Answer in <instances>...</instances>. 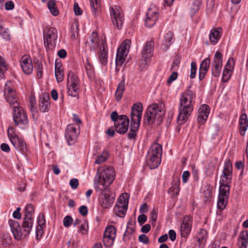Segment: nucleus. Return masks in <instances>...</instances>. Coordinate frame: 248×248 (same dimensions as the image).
<instances>
[{"mask_svg": "<svg viewBox=\"0 0 248 248\" xmlns=\"http://www.w3.org/2000/svg\"><path fill=\"white\" fill-rule=\"evenodd\" d=\"M4 95L6 101L13 108V119L15 124L24 128L29 124L28 117L23 108L18 106L15 90L11 87L10 81L5 83Z\"/></svg>", "mask_w": 248, "mask_h": 248, "instance_id": "nucleus-1", "label": "nucleus"}, {"mask_svg": "<svg viewBox=\"0 0 248 248\" xmlns=\"http://www.w3.org/2000/svg\"><path fill=\"white\" fill-rule=\"evenodd\" d=\"M115 177L114 170L112 167H104L102 170L98 169L97 175L94 178V187L98 192L108 186L113 181Z\"/></svg>", "mask_w": 248, "mask_h": 248, "instance_id": "nucleus-2", "label": "nucleus"}, {"mask_svg": "<svg viewBox=\"0 0 248 248\" xmlns=\"http://www.w3.org/2000/svg\"><path fill=\"white\" fill-rule=\"evenodd\" d=\"M192 98L187 93H183L180 98V105L179 107V114L177 123L182 125L185 123L193 111Z\"/></svg>", "mask_w": 248, "mask_h": 248, "instance_id": "nucleus-3", "label": "nucleus"}, {"mask_svg": "<svg viewBox=\"0 0 248 248\" xmlns=\"http://www.w3.org/2000/svg\"><path fill=\"white\" fill-rule=\"evenodd\" d=\"M222 176L225 180L222 179L220 181L219 196L229 198L230 186L228 184L231 182L232 176V163L229 159H227L225 162Z\"/></svg>", "mask_w": 248, "mask_h": 248, "instance_id": "nucleus-4", "label": "nucleus"}, {"mask_svg": "<svg viewBox=\"0 0 248 248\" xmlns=\"http://www.w3.org/2000/svg\"><path fill=\"white\" fill-rule=\"evenodd\" d=\"M162 153V146L159 143H155L150 146L146 159L147 164L150 169H156L159 166Z\"/></svg>", "mask_w": 248, "mask_h": 248, "instance_id": "nucleus-5", "label": "nucleus"}, {"mask_svg": "<svg viewBox=\"0 0 248 248\" xmlns=\"http://www.w3.org/2000/svg\"><path fill=\"white\" fill-rule=\"evenodd\" d=\"M165 113V110L159 108L157 104H152L147 108L145 112L143 117L144 122L149 125L153 124L156 120L160 123Z\"/></svg>", "mask_w": 248, "mask_h": 248, "instance_id": "nucleus-6", "label": "nucleus"}, {"mask_svg": "<svg viewBox=\"0 0 248 248\" xmlns=\"http://www.w3.org/2000/svg\"><path fill=\"white\" fill-rule=\"evenodd\" d=\"M110 118L114 122V126L116 131L121 134L125 133L128 130L129 120L125 115H118L116 111L110 114Z\"/></svg>", "mask_w": 248, "mask_h": 248, "instance_id": "nucleus-7", "label": "nucleus"}, {"mask_svg": "<svg viewBox=\"0 0 248 248\" xmlns=\"http://www.w3.org/2000/svg\"><path fill=\"white\" fill-rule=\"evenodd\" d=\"M79 86V79L78 76L72 71H69L67 82L68 95L78 100Z\"/></svg>", "mask_w": 248, "mask_h": 248, "instance_id": "nucleus-8", "label": "nucleus"}, {"mask_svg": "<svg viewBox=\"0 0 248 248\" xmlns=\"http://www.w3.org/2000/svg\"><path fill=\"white\" fill-rule=\"evenodd\" d=\"M44 43L45 48L52 49L56 46L57 31L53 28H46L44 30Z\"/></svg>", "mask_w": 248, "mask_h": 248, "instance_id": "nucleus-9", "label": "nucleus"}, {"mask_svg": "<svg viewBox=\"0 0 248 248\" xmlns=\"http://www.w3.org/2000/svg\"><path fill=\"white\" fill-rule=\"evenodd\" d=\"M106 186L104 189L101 190V194L99 198V204L103 208H108L111 207L114 202L115 195Z\"/></svg>", "mask_w": 248, "mask_h": 248, "instance_id": "nucleus-10", "label": "nucleus"}, {"mask_svg": "<svg viewBox=\"0 0 248 248\" xmlns=\"http://www.w3.org/2000/svg\"><path fill=\"white\" fill-rule=\"evenodd\" d=\"M128 204L127 194H122L119 197L117 204L114 208V214L119 217H124L127 211Z\"/></svg>", "mask_w": 248, "mask_h": 248, "instance_id": "nucleus-11", "label": "nucleus"}, {"mask_svg": "<svg viewBox=\"0 0 248 248\" xmlns=\"http://www.w3.org/2000/svg\"><path fill=\"white\" fill-rule=\"evenodd\" d=\"M112 22L116 28L120 30L123 25L124 15L120 7H112L110 11Z\"/></svg>", "mask_w": 248, "mask_h": 248, "instance_id": "nucleus-12", "label": "nucleus"}, {"mask_svg": "<svg viewBox=\"0 0 248 248\" xmlns=\"http://www.w3.org/2000/svg\"><path fill=\"white\" fill-rule=\"evenodd\" d=\"M222 56L220 52L217 51L211 63L212 74L215 77H218L222 66Z\"/></svg>", "mask_w": 248, "mask_h": 248, "instance_id": "nucleus-13", "label": "nucleus"}, {"mask_svg": "<svg viewBox=\"0 0 248 248\" xmlns=\"http://www.w3.org/2000/svg\"><path fill=\"white\" fill-rule=\"evenodd\" d=\"M143 108L142 104L138 102L134 104L131 109V124H140L141 119Z\"/></svg>", "mask_w": 248, "mask_h": 248, "instance_id": "nucleus-14", "label": "nucleus"}, {"mask_svg": "<svg viewBox=\"0 0 248 248\" xmlns=\"http://www.w3.org/2000/svg\"><path fill=\"white\" fill-rule=\"evenodd\" d=\"M143 108L142 104L138 102L134 104L131 109V124H140L141 119Z\"/></svg>", "mask_w": 248, "mask_h": 248, "instance_id": "nucleus-15", "label": "nucleus"}, {"mask_svg": "<svg viewBox=\"0 0 248 248\" xmlns=\"http://www.w3.org/2000/svg\"><path fill=\"white\" fill-rule=\"evenodd\" d=\"M76 126L77 125L74 124H69L66 127L65 136L70 145L74 144L79 134V132L77 130Z\"/></svg>", "mask_w": 248, "mask_h": 248, "instance_id": "nucleus-16", "label": "nucleus"}, {"mask_svg": "<svg viewBox=\"0 0 248 248\" xmlns=\"http://www.w3.org/2000/svg\"><path fill=\"white\" fill-rule=\"evenodd\" d=\"M158 18L157 10L155 7L148 9L145 21V25L151 28L153 26Z\"/></svg>", "mask_w": 248, "mask_h": 248, "instance_id": "nucleus-17", "label": "nucleus"}, {"mask_svg": "<svg viewBox=\"0 0 248 248\" xmlns=\"http://www.w3.org/2000/svg\"><path fill=\"white\" fill-rule=\"evenodd\" d=\"M50 97L48 94L44 93L40 97L39 108L42 112H47L50 106Z\"/></svg>", "mask_w": 248, "mask_h": 248, "instance_id": "nucleus-18", "label": "nucleus"}, {"mask_svg": "<svg viewBox=\"0 0 248 248\" xmlns=\"http://www.w3.org/2000/svg\"><path fill=\"white\" fill-rule=\"evenodd\" d=\"M210 109L208 105H203L198 110L197 121L200 124H203L206 121L209 114Z\"/></svg>", "mask_w": 248, "mask_h": 248, "instance_id": "nucleus-19", "label": "nucleus"}, {"mask_svg": "<svg viewBox=\"0 0 248 248\" xmlns=\"http://www.w3.org/2000/svg\"><path fill=\"white\" fill-rule=\"evenodd\" d=\"M192 217L190 216L184 217L180 227L181 232H190L192 225Z\"/></svg>", "mask_w": 248, "mask_h": 248, "instance_id": "nucleus-20", "label": "nucleus"}, {"mask_svg": "<svg viewBox=\"0 0 248 248\" xmlns=\"http://www.w3.org/2000/svg\"><path fill=\"white\" fill-rule=\"evenodd\" d=\"M210 63V60L208 58H205L202 62L199 73V79L200 80H202L204 78L209 69Z\"/></svg>", "mask_w": 248, "mask_h": 248, "instance_id": "nucleus-21", "label": "nucleus"}, {"mask_svg": "<svg viewBox=\"0 0 248 248\" xmlns=\"http://www.w3.org/2000/svg\"><path fill=\"white\" fill-rule=\"evenodd\" d=\"M173 33L170 31H168L165 35L162 43L161 48L163 50H167L171 45L173 41Z\"/></svg>", "mask_w": 248, "mask_h": 248, "instance_id": "nucleus-22", "label": "nucleus"}, {"mask_svg": "<svg viewBox=\"0 0 248 248\" xmlns=\"http://www.w3.org/2000/svg\"><path fill=\"white\" fill-rule=\"evenodd\" d=\"M221 35V29L218 28L214 29L210 31L209 39L212 44H216L219 41Z\"/></svg>", "mask_w": 248, "mask_h": 248, "instance_id": "nucleus-23", "label": "nucleus"}, {"mask_svg": "<svg viewBox=\"0 0 248 248\" xmlns=\"http://www.w3.org/2000/svg\"><path fill=\"white\" fill-rule=\"evenodd\" d=\"M154 47V43L152 40L147 42L141 52V55L143 58L150 57L151 53L153 51Z\"/></svg>", "mask_w": 248, "mask_h": 248, "instance_id": "nucleus-24", "label": "nucleus"}, {"mask_svg": "<svg viewBox=\"0 0 248 248\" xmlns=\"http://www.w3.org/2000/svg\"><path fill=\"white\" fill-rule=\"evenodd\" d=\"M12 143L15 148L18 150H20L23 153H25L27 151V147L25 142L19 138L13 139L12 140Z\"/></svg>", "mask_w": 248, "mask_h": 248, "instance_id": "nucleus-25", "label": "nucleus"}, {"mask_svg": "<svg viewBox=\"0 0 248 248\" xmlns=\"http://www.w3.org/2000/svg\"><path fill=\"white\" fill-rule=\"evenodd\" d=\"M99 58L102 64L104 65L107 64L108 62V51L106 42L102 43V46L100 48V52L99 53Z\"/></svg>", "mask_w": 248, "mask_h": 248, "instance_id": "nucleus-26", "label": "nucleus"}, {"mask_svg": "<svg viewBox=\"0 0 248 248\" xmlns=\"http://www.w3.org/2000/svg\"><path fill=\"white\" fill-rule=\"evenodd\" d=\"M130 44L131 41L130 40H125L118 48L117 54L126 56L127 54L126 50L129 48Z\"/></svg>", "mask_w": 248, "mask_h": 248, "instance_id": "nucleus-27", "label": "nucleus"}, {"mask_svg": "<svg viewBox=\"0 0 248 248\" xmlns=\"http://www.w3.org/2000/svg\"><path fill=\"white\" fill-rule=\"evenodd\" d=\"M180 181L179 179L174 180L172 182V186L168 189V193L172 197L176 196L179 192Z\"/></svg>", "mask_w": 248, "mask_h": 248, "instance_id": "nucleus-28", "label": "nucleus"}, {"mask_svg": "<svg viewBox=\"0 0 248 248\" xmlns=\"http://www.w3.org/2000/svg\"><path fill=\"white\" fill-rule=\"evenodd\" d=\"M239 123L240 124V134L242 136H243L248 126V120L246 113L241 115Z\"/></svg>", "mask_w": 248, "mask_h": 248, "instance_id": "nucleus-29", "label": "nucleus"}, {"mask_svg": "<svg viewBox=\"0 0 248 248\" xmlns=\"http://www.w3.org/2000/svg\"><path fill=\"white\" fill-rule=\"evenodd\" d=\"M55 77L58 82H62L63 80V70L62 65L60 63H55Z\"/></svg>", "mask_w": 248, "mask_h": 248, "instance_id": "nucleus-30", "label": "nucleus"}, {"mask_svg": "<svg viewBox=\"0 0 248 248\" xmlns=\"http://www.w3.org/2000/svg\"><path fill=\"white\" fill-rule=\"evenodd\" d=\"M124 78L118 84L116 92H115V98L117 101H119L123 95L124 92Z\"/></svg>", "mask_w": 248, "mask_h": 248, "instance_id": "nucleus-31", "label": "nucleus"}, {"mask_svg": "<svg viewBox=\"0 0 248 248\" xmlns=\"http://www.w3.org/2000/svg\"><path fill=\"white\" fill-rule=\"evenodd\" d=\"M116 233H104L103 242L106 247L111 246L114 242Z\"/></svg>", "mask_w": 248, "mask_h": 248, "instance_id": "nucleus-32", "label": "nucleus"}, {"mask_svg": "<svg viewBox=\"0 0 248 248\" xmlns=\"http://www.w3.org/2000/svg\"><path fill=\"white\" fill-rule=\"evenodd\" d=\"M238 244L240 248H247L248 244V233H240Z\"/></svg>", "mask_w": 248, "mask_h": 248, "instance_id": "nucleus-33", "label": "nucleus"}, {"mask_svg": "<svg viewBox=\"0 0 248 248\" xmlns=\"http://www.w3.org/2000/svg\"><path fill=\"white\" fill-rule=\"evenodd\" d=\"M33 224L32 218L25 217L22 224L23 231L26 232H30Z\"/></svg>", "mask_w": 248, "mask_h": 248, "instance_id": "nucleus-34", "label": "nucleus"}, {"mask_svg": "<svg viewBox=\"0 0 248 248\" xmlns=\"http://www.w3.org/2000/svg\"><path fill=\"white\" fill-rule=\"evenodd\" d=\"M38 226L36 229V232H43V228L46 225L45 216L43 214H39L37 219Z\"/></svg>", "mask_w": 248, "mask_h": 248, "instance_id": "nucleus-35", "label": "nucleus"}, {"mask_svg": "<svg viewBox=\"0 0 248 248\" xmlns=\"http://www.w3.org/2000/svg\"><path fill=\"white\" fill-rule=\"evenodd\" d=\"M207 237V233H198L195 237H194L195 241L198 243L199 247H203L206 242V238Z\"/></svg>", "mask_w": 248, "mask_h": 248, "instance_id": "nucleus-36", "label": "nucleus"}, {"mask_svg": "<svg viewBox=\"0 0 248 248\" xmlns=\"http://www.w3.org/2000/svg\"><path fill=\"white\" fill-rule=\"evenodd\" d=\"M140 124H130V131L127 134L129 139H132L135 138L137 135V131L138 130Z\"/></svg>", "mask_w": 248, "mask_h": 248, "instance_id": "nucleus-37", "label": "nucleus"}, {"mask_svg": "<svg viewBox=\"0 0 248 248\" xmlns=\"http://www.w3.org/2000/svg\"><path fill=\"white\" fill-rule=\"evenodd\" d=\"M47 7L54 16H57L59 15V10L56 7V2L53 0H49L47 2Z\"/></svg>", "mask_w": 248, "mask_h": 248, "instance_id": "nucleus-38", "label": "nucleus"}, {"mask_svg": "<svg viewBox=\"0 0 248 248\" xmlns=\"http://www.w3.org/2000/svg\"><path fill=\"white\" fill-rule=\"evenodd\" d=\"M228 198H225L224 197H220L218 196V200L217 203V208L222 210H223L227 204V202Z\"/></svg>", "mask_w": 248, "mask_h": 248, "instance_id": "nucleus-39", "label": "nucleus"}, {"mask_svg": "<svg viewBox=\"0 0 248 248\" xmlns=\"http://www.w3.org/2000/svg\"><path fill=\"white\" fill-rule=\"evenodd\" d=\"M0 34L4 39L7 40L10 39V34L8 32L7 29L3 27V22L2 21H0Z\"/></svg>", "mask_w": 248, "mask_h": 248, "instance_id": "nucleus-40", "label": "nucleus"}, {"mask_svg": "<svg viewBox=\"0 0 248 248\" xmlns=\"http://www.w3.org/2000/svg\"><path fill=\"white\" fill-rule=\"evenodd\" d=\"M25 217L32 218V215L34 214V210L31 204H28L25 207Z\"/></svg>", "mask_w": 248, "mask_h": 248, "instance_id": "nucleus-41", "label": "nucleus"}, {"mask_svg": "<svg viewBox=\"0 0 248 248\" xmlns=\"http://www.w3.org/2000/svg\"><path fill=\"white\" fill-rule=\"evenodd\" d=\"M108 156V153L107 151H103L102 153L98 156L95 160L94 163L99 164L102 162L105 161Z\"/></svg>", "mask_w": 248, "mask_h": 248, "instance_id": "nucleus-42", "label": "nucleus"}, {"mask_svg": "<svg viewBox=\"0 0 248 248\" xmlns=\"http://www.w3.org/2000/svg\"><path fill=\"white\" fill-rule=\"evenodd\" d=\"M93 13L95 15L100 8V4L99 0H90Z\"/></svg>", "mask_w": 248, "mask_h": 248, "instance_id": "nucleus-43", "label": "nucleus"}, {"mask_svg": "<svg viewBox=\"0 0 248 248\" xmlns=\"http://www.w3.org/2000/svg\"><path fill=\"white\" fill-rule=\"evenodd\" d=\"M35 68L36 69V74L38 78H41L43 76V64L42 62L37 60L35 66Z\"/></svg>", "mask_w": 248, "mask_h": 248, "instance_id": "nucleus-44", "label": "nucleus"}, {"mask_svg": "<svg viewBox=\"0 0 248 248\" xmlns=\"http://www.w3.org/2000/svg\"><path fill=\"white\" fill-rule=\"evenodd\" d=\"M232 71H231V69L224 68L223 73H222V80L224 82H227L231 76Z\"/></svg>", "mask_w": 248, "mask_h": 248, "instance_id": "nucleus-45", "label": "nucleus"}, {"mask_svg": "<svg viewBox=\"0 0 248 248\" xmlns=\"http://www.w3.org/2000/svg\"><path fill=\"white\" fill-rule=\"evenodd\" d=\"M21 67L23 72L26 74H30L32 72L33 66L32 63L28 64H25L24 65H22Z\"/></svg>", "mask_w": 248, "mask_h": 248, "instance_id": "nucleus-46", "label": "nucleus"}, {"mask_svg": "<svg viewBox=\"0 0 248 248\" xmlns=\"http://www.w3.org/2000/svg\"><path fill=\"white\" fill-rule=\"evenodd\" d=\"M135 231H137V230L135 226V223H133L131 220L128 221L125 232H134Z\"/></svg>", "mask_w": 248, "mask_h": 248, "instance_id": "nucleus-47", "label": "nucleus"}, {"mask_svg": "<svg viewBox=\"0 0 248 248\" xmlns=\"http://www.w3.org/2000/svg\"><path fill=\"white\" fill-rule=\"evenodd\" d=\"M9 224L12 232H18V231L16 229L18 226V224L16 221L10 219L9 221Z\"/></svg>", "mask_w": 248, "mask_h": 248, "instance_id": "nucleus-48", "label": "nucleus"}, {"mask_svg": "<svg viewBox=\"0 0 248 248\" xmlns=\"http://www.w3.org/2000/svg\"><path fill=\"white\" fill-rule=\"evenodd\" d=\"M73 219L70 216H65L63 220V225L65 227H69L73 223Z\"/></svg>", "mask_w": 248, "mask_h": 248, "instance_id": "nucleus-49", "label": "nucleus"}, {"mask_svg": "<svg viewBox=\"0 0 248 248\" xmlns=\"http://www.w3.org/2000/svg\"><path fill=\"white\" fill-rule=\"evenodd\" d=\"M197 70V65L196 63L195 62H192L191 63V69H190V78H193L195 77L196 73Z\"/></svg>", "mask_w": 248, "mask_h": 248, "instance_id": "nucleus-50", "label": "nucleus"}, {"mask_svg": "<svg viewBox=\"0 0 248 248\" xmlns=\"http://www.w3.org/2000/svg\"><path fill=\"white\" fill-rule=\"evenodd\" d=\"M126 56H124L123 55H121L120 54H117L116 57V65L121 66L124 63L125 61V57Z\"/></svg>", "mask_w": 248, "mask_h": 248, "instance_id": "nucleus-51", "label": "nucleus"}, {"mask_svg": "<svg viewBox=\"0 0 248 248\" xmlns=\"http://www.w3.org/2000/svg\"><path fill=\"white\" fill-rule=\"evenodd\" d=\"M149 58L146 57V58H143V55L141 56V60L140 62V66L141 68H145V67L148 64L149 62Z\"/></svg>", "mask_w": 248, "mask_h": 248, "instance_id": "nucleus-52", "label": "nucleus"}, {"mask_svg": "<svg viewBox=\"0 0 248 248\" xmlns=\"http://www.w3.org/2000/svg\"><path fill=\"white\" fill-rule=\"evenodd\" d=\"M31 63H32L31 60L28 56H23L21 57L20 60L21 66Z\"/></svg>", "mask_w": 248, "mask_h": 248, "instance_id": "nucleus-53", "label": "nucleus"}, {"mask_svg": "<svg viewBox=\"0 0 248 248\" xmlns=\"http://www.w3.org/2000/svg\"><path fill=\"white\" fill-rule=\"evenodd\" d=\"M150 216L152 224L153 225L155 224L157 217V213L155 209H153L151 211Z\"/></svg>", "mask_w": 248, "mask_h": 248, "instance_id": "nucleus-54", "label": "nucleus"}, {"mask_svg": "<svg viewBox=\"0 0 248 248\" xmlns=\"http://www.w3.org/2000/svg\"><path fill=\"white\" fill-rule=\"evenodd\" d=\"M8 137L12 142V140L15 138H18L15 133H14V128L13 127H9L8 129Z\"/></svg>", "mask_w": 248, "mask_h": 248, "instance_id": "nucleus-55", "label": "nucleus"}, {"mask_svg": "<svg viewBox=\"0 0 248 248\" xmlns=\"http://www.w3.org/2000/svg\"><path fill=\"white\" fill-rule=\"evenodd\" d=\"M97 36L98 35L95 32H93L91 36L90 37V41L86 42V45H87V44L89 45L90 42H91L92 44H93L96 42V39L97 37Z\"/></svg>", "mask_w": 248, "mask_h": 248, "instance_id": "nucleus-56", "label": "nucleus"}, {"mask_svg": "<svg viewBox=\"0 0 248 248\" xmlns=\"http://www.w3.org/2000/svg\"><path fill=\"white\" fill-rule=\"evenodd\" d=\"M69 184L72 189H76L78 186V180L76 178L72 179L70 181Z\"/></svg>", "mask_w": 248, "mask_h": 248, "instance_id": "nucleus-57", "label": "nucleus"}, {"mask_svg": "<svg viewBox=\"0 0 248 248\" xmlns=\"http://www.w3.org/2000/svg\"><path fill=\"white\" fill-rule=\"evenodd\" d=\"M139 240L144 244H148L149 242L148 237L144 234H142L139 236Z\"/></svg>", "mask_w": 248, "mask_h": 248, "instance_id": "nucleus-58", "label": "nucleus"}, {"mask_svg": "<svg viewBox=\"0 0 248 248\" xmlns=\"http://www.w3.org/2000/svg\"><path fill=\"white\" fill-rule=\"evenodd\" d=\"M234 65V61L233 58H230L227 61V62L225 66V68H229L231 69V71L233 68Z\"/></svg>", "mask_w": 248, "mask_h": 248, "instance_id": "nucleus-59", "label": "nucleus"}, {"mask_svg": "<svg viewBox=\"0 0 248 248\" xmlns=\"http://www.w3.org/2000/svg\"><path fill=\"white\" fill-rule=\"evenodd\" d=\"M74 11L76 16H80L82 13V11L79 7L78 4L75 2L74 4Z\"/></svg>", "mask_w": 248, "mask_h": 248, "instance_id": "nucleus-60", "label": "nucleus"}, {"mask_svg": "<svg viewBox=\"0 0 248 248\" xmlns=\"http://www.w3.org/2000/svg\"><path fill=\"white\" fill-rule=\"evenodd\" d=\"M178 76V74L176 72H173L172 74L169 76V78L167 79V83L168 84L171 83L172 81L175 80Z\"/></svg>", "mask_w": 248, "mask_h": 248, "instance_id": "nucleus-61", "label": "nucleus"}, {"mask_svg": "<svg viewBox=\"0 0 248 248\" xmlns=\"http://www.w3.org/2000/svg\"><path fill=\"white\" fill-rule=\"evenodd\" d=\"M200 3H198V4H196L195 2L193 3L192 7L191 8V16H193L195 13L199 10V5H200Z\"/></svg>", "mask_w": 248, "mask_h": 248, "instance_id": "nucleus-62", "label": "nucleus"}, {"mask_svg": "<svg viewBox=\"0 0 248 248\" xmlns=\"http://www.w3.org/2000/svg\"><path fill=\"white\" fill-rule=\"evenodd\" d=\"M147 220V217L144 214H141L138 217V221L140 225L144 223Z\"/></svg>", "mask_w": 248, "mask_h": 248, "instance_id": "nucleus-63", "label": "nucleus"}, {"mask_svg": "<svg viewBox=\"0 0 248 248\" xmlns=\"http://www.w3.org/2000/svg\"><path fill=\"white\" fill-rule=\"evenodd\" d=\"M79 212L82 216H85L87 214L88 208L85 205L81 206L79 208Z\"/></svg>", "mask_w": 248, "mask_h": 248, "instance_id": "nucleus-64", "label": "nucleus"}]
</instances>
